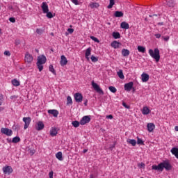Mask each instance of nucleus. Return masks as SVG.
<instances>
[{"label": "nucleus", "mask_w": 178, "mask_h": 178, "mask_svg": "<svg viewBox=\"0 0 178 178\" xmlns=\"http://www.w3.org/2000/svg\"><path fill=\"white\" fill-rule=\"evenodd\" d=\"M149 54L156 60V62H159L161 59L159 49L155 48L154 50L152 49H149Z\"/></svg>", "instance_id": "nucleus-1"}, {"label": "nucleus", "mask_w": 178, "mask_h": 178, "mask_svg": "<svg viewBox=\"0 0 178 178\" xmlns=\"http://www.w3.org/2000/svg\"><path fill=\"white\" fill-rule=\"evenodd\" d=\"M89 122H91V117L90 115H85L80 120V124L84 126V124H87Z\"/></svg>", "instance_id": "nucleus-2"}, {"label": "nucleus", "mask_w": 178, "mask_h": 178, "mask_svg": "<svg viewBox=\"0 0 178 178\" xmlns=\"http://www.w3.org/2000/svg\"><path fill=\"white\" fill-rule=\"evenodd\" d=\"M92 86L95 91L98 92V94H101L102 95H104V90H102L99 88V85L97 84L95 82L92 81Z\"/></svg>", "instance_id": "nucleus-3"}, {"label": "nucleus", "mask_w": 178, "mask_h": 178, "mask_svg": "<svg viewBox=\"0 0 178 178\" xmlns=\"http://www.w3.org/2000/svg\"><path fill=\"white\" fill-rule=\"evenodd\" d=\"M23 122L25 123L24 126V129L26 130L29 128V126H30L31 118L30 117H24L23 118Z\"/></svg>", "instance_id": "nucleus-4"}, {"label": "nucleus", "mask_w": 178, "mask_h": 178, "mask_svg": "<svg viewBox=\"0 0 178 178\" xmlns=\"http://www.w3.org/2000/svg\"><path fill=\"white\" fill-rule=\"evenodd\" d=\"M1 133H2V134H5L6 136H10L13 134V131H12V129H9L8 128H1Z\"/></svg>", "instance_id": "nucleus-5"}, {"label": "nucleus", "mask_w": 178, "mask_h": 178, "mask_svg": "<svg viewBox=\"0 0 178 178\" xmlns=\"http://www.w3.org/2000/svg\"><path fill=\"white\" fill-rule=\"evenodd\" d=\"M133 86H134V83H133V81L124 84V88L125 90V91H131V90L134 89V88H133Z\"/></svg>", "instance_id": "nucleus-6"}, {"label": "nucleus", "mask_w": 178, "mask_h": 178, "mask_svg": "<svg viewBox=\"0 0 178 178\" xmlns=\"http://www.w3.org/2000/svg\"><path fill=\"white\" fill-rule=\"evenodd\" d=\"M44 127H45L44 122L42 121H38L35 125V130L41 131V130H44Z\"/></svg>", "instance_id": "nucleus-7"}, {"label": "nucleus", "mask_w": 178, "mask_h": 178, "mask_svg": "<svg viewBox=\"0 0 178 178\" xmlns=\"http://www.w3.org/2000/svg\"><path fill=\"white\" fill-rule=\"evenodd\" d=\"M152 169V170H160V172H163V163H161L158 165H153Z\"/></svg>", "instance_id": "nucleus-8"}, {"label": "nucleus", "mask_w": 178, "mask_h": 178, "mask_svg": "<svg viewBox=\"0 0 178 178\" xmlns=\"http://www.w3.org/2000/svg\"><path fill=\"white\" fill-rule=\"evenodd\" d=\"M4 175H10L13 172V168L11 166L7 165L3 168Z\"/></svg>", "instance_id": "nucleus-9"}, {"label": "nucleus", "mask_w": 178, "mask_h": 178, "mask_svg": "<svg viewBox=\"0 0 178 178\" xmlns=\"http://www.w3.org/2000/svg\"><path fill=\"white\" fill-rule=\"evenodd\" d=\"M46 62H47V57H45V56L42 55V56H39L38 57L37 63H40L42 65H45Z\"/></svg>", "instance_id": "nucleus-10"}, {"label": "nucleus", "mask_w": 178, "mask_h": 178, "mask_svg": "<svg viewBox=\"0 0 178 178\" xmlns=\"http://www.w3.org/2000/svg\"><path fill=\"white\" fill-rule=\"evenodd\" d=\"M74 99L76 102H78V104H80V102H82L83 101V95L81 93H75L74 94Z\"/></svg>", "instance_id": "nucleus-11"}, {"label": "nucleus", "mask_w": 178, "mask_h": 178, "mask_svg": "<svg viewBox=\"0 0 178 178\" xmlns=\"http://www.w3.org/2000/svg\"><path fill=\"white\" fill-rule=\"evenodd\" d=\"M33 56L29 53H26L25 54V62H27V63H31L33 60Z\"/></svg>", "instance_id": "nucleus-12"}, {"label": "nucleus", "mask_w": 178, "mask_h": 178, "mask_svg": "<svg viewBox=\"0 0 178 178\" xmlns=\"http://www.w3.org/2000/svg\"><path fill=\"white\" fill-rule=\"evenodd\" d=\"M60 64L61 66H66V65H67V58H66V56H65V55H62L60 56Z\"/></svg>", "instance_id": "nucleus-13"}, {"label": "nucleus", "mask_w": 178, "mask_h": 178, "mask_svg": "<svg viewBox=\"0 0 178 178\" xmlns=\"http://www.w3.org/2000/svg\"><path fill=\"white\" fill-rule=\"evenodd\" d=\"M43 13H48V12H49V8H48V4L47 3V2H43L42 3V6H41Z\"/></svg>", "instance_id": "nucleus-14"}, {"label": "nucleus", "mask_w": 178, "mask_h": 178, "mask_svg": "<svg viewBox=\"0 0 178 178\" xmlns=\"http://www.w3.org/2000/svg\"><path fill=\"white\" fill-rule=\"evenodd\" d=\"M47 113L49 115H52L54 118H58V115H59V111H58V110H55V109L48 110Z\"/></svg>", "instance_id": "nucleus-15"}, {"label": "nucleus", "mask_w": 178, "mask_h": 178, "mask_svg": "<svg viewBox=\"0 0 178 178\" xmlns=\"http://www.w3.org/2000/svg\"><path fill=\"white\" fill-rule=\"evenodd\" d=\"M91 51H92V49H91V47H88L86 50L85 58L86 59H87V60H90V56L91 55Z\"/></svg>", "instance_id": "nucleus-16"}, {"label": "nucleus", "mask_w": 178, "mask_h": 178, "mask_svg": "<svg viewBox=\"0 0 178 178\" xmlns=\"http://www.w3.org/2000/svg\"><path fill=\"white\" fill-rule=\"evenodd\" d=\"M141 77L143 83H147L149 80V75L147 73H143Z\"/></svg>", "instance_id": "nucleus-17"}, {"label": "nucleus", "mask_w": 178, "mask_h": 178, "mask_svg": "<svg viewBox=\"0 0 178 178\" xmlns=\"http://www.w3.org/2000/svg\"><path fill=\"white\" fill-rule=\"evenodd\" d=\"M163 169L165 170H172V165L168 161L163 162Z\"/></svg>", "instance_id": "nucleus-18"}, {"label": "nucleus", "mask_w": 178, "mask_h": 178, "mask_svg": "<svg viewBox=\"0 0 178 178\" xmlns=\"http://www.w3.org/2000/svg\"><path fill=\"white\" fill-rule=\"evenodd\" d=\"M147 131L149 133H152L154 131V129H155V124L154 123H148L147 125Z\"/></svg>", "instance_id": "nucleus-19"}, {"label": "nucleus", "mask_w": 178, "mask_h": 178, "mask_svg": "<svg viewBox=\"0 0 178 178\" xmlns=\"http://www.w3.org/2000/svg\"><path fill=\"white\" fill-rule=\"evenodd\" d=\"M121 29H124V30H129L130 29V25H129V23L126 22H123L120 24Z\"/></svg>", "instance_id": "nucleus-20"}, {"label": "nucleus", "mask_w": 178, "mask_h": 178, "mask_svg": "<svg viewBox=\"0 0 178 178\" xmlns=\"http://www.w3.org/2000/svg\"><path fill=\"white\" fill-rule=\"evenodd\" d=\"M171 154L175 155V158L178 159V148L177 147H172L170 150Z\"/></svg>", "instance_id": "nucleus-21"}, {"label": "nucleus", "mask_w": 178, "mask_h": 178, "mask_svg": "<svg viewBox=\"0 0 178 178\" xmlns=\"http://www.w3.org/2000/svg\"><path fill=\"white\" fill-rule=\"evenodd\" d=\"M58 134V129L56 128H51L50 130V136L51 137H55Z\"/></svg>", "instance_id": "nucleus-22"}, {"label": "nucleus", "mask_w": 178, "mask_h": 178, "mask_svg": "<svg viewBox=\"0 0 178 178\" xmlns=\"http://www.w3.org/2000/svg\"><path fill=\"white\" fill-rule=\"evenodd\" d=\"M143 115H149V113H151V110L147 106L143 107L142 110Z\"/></svg>", "instance_id": "nucleus-23"}, {"label": "nucleus", "mask_w": 178, "mask_h": 178, "mask_svg": "<svg viewBox=\"0 0 178 178\" xmlns=\"http://www.w3.org/2000/svg\"><path fill=\"white\" fill-rule=\"evenodd\" d=\"M89 6L91 9H98V7L99 6V3L97 2H92L90 3Z\"/></svg>", "instance_id": "nucleus-24"}, {"label": "nucleus", "mask_w": 178, "mask_h": 178, "mask_svg": "<svg viewBox=\"0 0 178 178\" xmlns=\"http://www.w3.org/2000/svg\"><path fill=\"white\" fill-rule=\"evenodd\" d=\"M127 143L131 144L132 147H136V145L137 144V141L135 139H127Z\"/></svg>", "instance_id": "nucleus-25"}, {"label": "nucleus", "mask_w": 178, "mask_h": 178, "mask_svg": "<svg viewBox=\"0 0 178 178\" xmlns=\"http://www.w3.org/2000/svg\"><path fill=\"white\" fill-rule=\"evenodd\" d=\"M119 45H120V42L116 41V40H114L112 43H111V47L113 48H114L115 49L119 48Z\"/></svg>", "instance_id": "nucleus-26"}, {"label": "nucleus", "mask_w": 178, "mask_h": 178, "mask_svg": "<svg viewBox=\"0 0 178 178\" xmlns=\"http://www.w3.org/2000/svg\"><path fill=\"white\" fill-rule=\"evenodd\" d=\"M122 56H129L130 55V51L127 49H123L122 50Z\"/></svg>", "instance_id": "nucleus-27"}, {"label": "nucleus", "mask_w": 178, "mask_h": 178, "mask_svg": "<svg viewBox=\"0 0 178 178\" xmlns=\"http://www.w3.org/2000/svg\"><path fill=\"white\" fill-rule=\"evenodd\" d=\"M175 1L173 0H169L167 1V6H168V8H175Z\"/></svg>", "instance_id": "nucleus-28"}, {"label": "nucleus", "mask_w": 178, "mask_h": 178, "mask_svg": "<svg viewBox=\"0 0 178 178\" xmlns=\"http://www.w3.org/2000/svg\"><path fill=\"white\" fill-rule=\"evenodd\" d=\"M115 17H123L124 14L122 11H115L114 13Z\"/></svg>", "instance_id": "nucleus-29"}, {"label": "nucleus", "mask_w": 178, "mask_h": 178, "mask_svg": "<svg viewBox=\"0 0 178 178\" xmlns=\"http://www.w3.org/2000/svg\"><path fill=\"white\" fill-rule=\"evenodd\" d=\"M56 158L58 159V161H63V156L62 155V152H58L56 154Z\"/></svg>", "instance_id": "nucleus-30"}, {"label": "nucleus", "mask_w": 178, "mask_h": 178, "mask_svg": "<svg viewBox=\"0 0 178 178\" xmlns=\"http://www.w3.org/2000/svg\"><path fill=\"white\" fill-rule=\"evenodd\" d=\"M117 74H118V77H119L120 79H121V80H124V75L123 74V70H120L117 72Z\"/></svg>", "instance_id": "nucleus-31"}, {"label": "nucleus", "mask_w": 178, "mask_h": 178, "mask_svg": "<svg viewBox=\"0 0 178 178\" xmlns=\"http://www.w3.org/2000/svg\"><path fill=\"white\" fill-rule=\"evenodd\" d=\"M12 84L13 86H15V87H19L20 86V82L17 81V79H13L12 80Z\"/></svg>", "instance_id": "nucleus-32"}, {"label": "nucleus", "mask_w": 178, "mask_h": 178, "mask_svg": "<svg viewBox=\"0 0 178 178\" xmlns=\"http://www.w3.org/2000/svg\"><path fill=\"white\" fill-rule=\"evenodd\" d=\"M112 35L113 38H115V40H118V38H120V33L119 32H113Z\"/></svg>", "instance_id": "nucleus-33"}, {"label": "nucleus", "mask_w": 178, "mask_h": 178, "mask_svg": "<svg viewBox=\"0 0 178 178\" xmlns=\"http://www.w3.org/2000/svg\"><path fill=\"white\" fill-rule=\"evenodd\" d=\"M12 143L14 144H17V143H20V137L19 136H15L13 138Z\"/></svg>", "instance_id": "nucleus-34"}, {"label": "nucleus", "mask_w": 178, "mask_h": 178, "mask_svg": "<svg viewBox=\"0 0 178 178\" xmlns=\"http://www.w3.org/2000/svg\"><path fill=\"white\" fill-rule=\"evenodd\" d=\"M49 72L53 73V74L56 75V71H55V69L54 68V65H50L49 67Z\"/></svg>", "instance_id": "nucleus-35"}, {"label": "nucleus", "mask_w": 178, "mask_h": 178, "mask_svg": "<svg viewBox=\"0 0 178 178\" xmlns=\"http://www.w3.org/2000/svg\"><path fill=\"white\" fill-rule=\"evenodd\" d=\"M36 65L38 66V69L39 72H42V70L44 69V66H43L44 64L36 63Z\"/></svg>", "instance_id": "nucleus-36"}, {"label": "nucleus", "mask_w": 178, "mask_h": 178, "mask_svg": "<svg viewBox=\"0 0 178 178\" xmlns=\"http://www.w3.org/2000/svg\"><path fill=\"white\" fill-rule=\"evenodd\" d=\"M138 52H142V54H144V52H145V47L143 46H138Z\"/></svg>", "instance_id": "nucleus-37"}, {"label": "nucleus", "mask_w": 178, "mask_h": 178, "mask_svg": "<svg viewBox=\"0 0 178 178\" xmlns=\"http://www.w3.org/2000/svg\"><path fill=\"white\" fill-rule=\"evenodd\" d=\"M115 5V0H110L109 5L107 6L108 9H112Z\"/></svg>", "instance_id": "nucleus-38"}, {"label": "nucleus", "mask_w": 178, "mask_h": 178, "mask_svg": "<svg viewBox=\"0 0 178 178\" xmlns=\"http://www.w3.org/2000/svg\"><path fill=\"white\" fill-rule=\"evenodd\" d=\"M73 104V100L72 99V97L67 96V105H72Z\"/></svg>", "instance_id": "nucleus-39"}, {"label": "nucleus", "mask_w": 178, "mask_h": 178, "mask_svg": "<svg viewBox=\"0 0 178 178\" xmlns=\"http://www.w3.org/2000/svg\"><path fill=\"white\" fill-rule=\"evenodd\" d=\"M108 90L111 91V92H113V94H115V92H116V91H118V89H116V88H115V86H109Z\"/></svg>", "instance_id": "nucleus-40"}, {"label": "nucleus", "mask_w": 178, "mask_h": 178, "mask_svg": "<svg viewBox=\"0 0 178 178\" xmlns=\"http://www.w3.org/2000/svg\"><path fill=\"white\" fill-rule=\"evenodd\" d=\"M72 124L74 127H79V126H80V121H73Z\"/></svg>", "instance_id": "nucleus-41"}, {"label": "nucleus", "mask_w": 178, "mask_h": 178, "mask_svg": "<svg viewBox=\"0 0 178 178\" xmlns=\"http://www.w3.org/2000/svg\"><path fill=\"white\" fill-rule=\"evenodd\" d=\"M90 59L94 63H95V62H98V57H96L94 55L91 56Z\"/></svg>", "instance_id": "nucleus-42"}, {"label": "nucleus", "mask_w": 178, "mask_h": 178, "mask_svg": "<svg viewBox=\"0 0 178 178\" xmlns=\"http://www.w3.org/2000/svg\"><path fill=\"white\" fill-rule=\"evenodd\" d=\"M137 144H138L139 145H144V141L143 140V139L138 137L137 138Z\"/></svg>", "instance_id": "nucleus-43"}, {"label": "nucleus", "mask_w": 178, "mask_h": 178, "mask_svg": "<svg viewBox=\"0 0 178 178\" xmlns=\"http://www.w3.org/2000/svg\"><path fill=\"white\" fill-rule=\"evenodd\" d=\"M47 13V17H48V19H52V17H54V15L52 14V13L48 11Z\"/></svg>", "instance_id": "nucleus-44"}, {"label": "nucleus", "mask_w": 178, "mask_h": 178, "mask_svg": "<svg viewBox=\"0 0 178 178\" xmlns=\"http://www.w3.org/2000/svg\"><path fill=\"white\" fill-rule=\"evenodd\" d=\"M36 33H37V34H39L40 35H41V34H42V33H44V30L40 29H37Z\"/></svg>", "instance_id": "nucleus-45"}, {"label": "nucleus", "mask_w": 178, "mask_h": 178, "mask_svg": "<svg viewBox=\"0 0 178 178\" xmlns=\"http://www.w3.org/2000/svg\"><path fill=\"white\" fill-rule=\"evenodd\" d=\"M90 39L92 40V41H95V42H99V40L95 36H90Z\"/></svg>", "instance_id": "nucleus-46"}, {"label": "nucleus", "mask_w": 178, "mask_h": 178, "mask_svg": "<svg viewBox=\"0 0 178 178\" xmlns=\"http://www.w3.org/2000/svg\"><path fill=\"white\" fill-rule=\"evenodd\" d=\"M122 106L124 108H126V109H130V106L127 105L125 102H122Z\"/></svg>", "instance_id": "nucleus-47"}, {"label": "nucleus", "mask_w": 178, "mask_h": 178, "mask_svg": "<svg viewBox=\"0 0 178 178\" xmlns=\"http://www.w3.org/2000/svg\"><path fill=\"white\" fill-rule=\"evenodd\" d=\"M3 102V95H0V106L2 105V103Z\"/></svg>", "instance_id": "nucleus-48"}, {"label": "nucleus", "mask_w": 178, "mask_h": 178, "mask_svg": "<svg viewBox=\"0 0 178 178\" xmlns=\"http://www.w3.org/2000/svg\"><path fill=\"white\" fill-rule=\"evenodd\" d=\"M9 22H10L11 23H15L16 22V19H15V17H10L9 18Z\"/></svg>", "instance_id": "nucleus-49"}, {"label": "nucleus", "mask_w": 178, "mask_h": 178, "mask_svg": "<svg viewBox=\"0 0 178 178\" xmlns=\"http://www.w3.org/2000/svg\"><path fill=\"white\" fill-rule=\"evenodd\" d=\"M138 168H145V164L144 163H140L138 165Z\"/></svg>", "instance_id": "nucleus-50"}, {"label": "nucleus", "mask_w": 178, "mask_h": 178, "mask_svg": "<svg viewBox=\"0 0 178 178\" xmlns=\"http://www.w3.org/2000/svg\"><path fill=\"white\" fill-rule=\"evenodd\" d=\"M162 38H163V40H164V41L168 42V41H169L170 37H169V36H166V37L162 36Z\"/></svg>", "instance_id": "nucleus-51"}, {"label": "nucleus", "mask_w": 178, "mask_h": 178, "mask_svg": "<svg viewBox=\"0 0 178 178\" xmlns=\"http://www.w3.org/2000/svg\"><path fill=\"white\" fill-rule=\"evenodd\" d=\"M4 55H6V56H10V51H4Z\"/></svg>", "instance_id": "nucleus-52"}, {"label": "nucleus", "mask_w": 178, "mask_h": 178, "mask_svg": "<svg viewBox=\"0 0 178 178\" xmlns=\"http://www.w3.org/2000/svg\"><path fill=\"white\" fill-rule=\"evenodd\" d=\"M67 31H68V33H70V34H73V32L74 31V29L69 28L67 29Z\"/></svg>", "instance_id": "nucleus-53"}, {"label": "nucleus", "mask_w": 178, "mask_h": 178, "mask_svg": "<svg viewBox=\"0 0 178 178\" xmlns=\"http://www.w3.org/2000/svg\"><path fill=\"white\" fill-rule=\"evenodd\" d=\"M29 154H30V155H31V156L34 155V154H35V150H34V149L30 150V151H29Z\"/></svg>", "instance_id": "nucleus-54"}, {"label": "nucleus", "mask_w": 178, "mask_h": 178, "mask_svg": "<svg viewBox=\"0 0 178 178\" xmlns=\"http://www.w3.org/2000/svg\"><path fill=\"white\" fill-rule=\"evenodd\" d=\"M72 2L74 5H79V0H72Z\"/></svg>", "instance_id": "nucleus-55"}, {"label": "nucleus", "mask_w": 178, "mask_h": 178, "mask_svg": "<svg viewBox=\"0 0 178 178\" xmlns=\"http://www.w3.org/2000/svg\"><path fill=\"white\" fill-rule=\"evenodd\" d=\"M116 145L114 143V144H113V145H111L110 147H109V149H111V151H112V149H113V148H115V146Z\"/></svg>", "instance_id": "nucleus-56"}, {"label": "nucleus", "mask_w": 178, "mask_h": 178, "mask_svg": "<svg viewBox=\"0 0 178 178\" xmlns=\"http://www.w3.org/2000/svg\"><path fill=\"white\" fill-rule=\"evenodd\" d=\"M49 178H54V172H50L49 173Z\"/></svg>", "instance_id": "nucleus-57"}, {"label": "nucleus", "mask_w": 178, "mask_h": 178, "mask_svg": "<svg viewBox=\"0 0 178 178\" xmlns=\"http://www.w3.org/2000/svg\"><path fill=\"white\" fill-rule=\"evenodd\" d=\"M10 99H17L18 97L16 96V95H13V96H10Z\"/></svg>", "instance_id": "nucleus-58"}, {"label": "nucleus", "mask_w": 178, "mask_h": 178, "mask_svg": "<svg viewBox=\"0 0 178 178\" xmlns=\"http://www.w3.org/2000/svg\"><path fill=\"white\" fill-rule=\"evenodd\" d=\"M106 119H113V115H108L106 116Z\"/></svg>", "instance_id": "nucleus-59"}, {"label": "nucleus", "mask_w": 178, "mask_h": 178, "mask_svg": "<svg viewBox=\"0 0 178 178\" xmlns=\"http://www.w3.org/2000/svg\"><path fill=\"white\" fill-rule=\"evenodd\" d=\"M154 36L156 37V38H159L161 37V34L157 33V34H155Z\"/></svg>", "instance_id": "nucleus-60"}, {"label": "nucleus", "mask_w": 178, "mask_h": 178, "mask_svg": "<svg viewBox=\"0 0 178 178\" xmlns=\"http://www.w3.org/2000/svg\"><path fill=\"white\" fill-rule=\"evenodd\" d=\"M88 102V100L86 99L85 102L83 103V105H85V106H87V103Z\"/></svg>", "instance_id": "nucleus-61"}, {"label": "nucleus", "mask_w": 178, "mask_h": 178, "mask_svg": "<svg viewBox=\"0 0 178 178\" xmlns=\"http://www.w3.org/2000/svg\"><path fill=\"white\" fill-rule=\"evenodd\" d=\"M7 142H8V143H12V139L8 138H7Z\"/></svg>", "instance_id": "nucleus-62"}, {"label": "nucleus", "mask_w": 178, "mask_h": 178, "mask_svg": "<svg viewBox=\"0 0 178 178\" xmlns=\"http://www.w3.org/2000/svg\"><path fill=\"white\" fill-rule=\"evenodd\" d=\"M158 26H163V22H159Z\"/></svg>", "instance_id": "nucleus-63"}, {"label": "nucleus", "mask_w": 178, "mask_h": 178, "mask_svg": "<svg viewBox=\"0 0 178 178\" xmlns=\"http://www.w3.org/2000/svg\"><path fill=\"white\" fill-rule=\"evenodd\" d=\"M175 131H178V126H176V127H175Z\"/></svg>", "instance_id": "nucleus-64"}]
</instances>
